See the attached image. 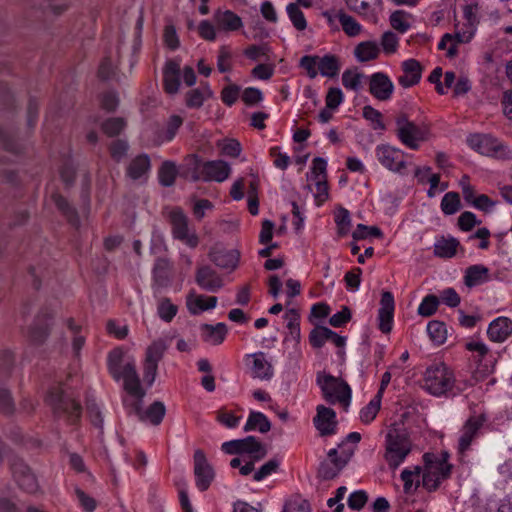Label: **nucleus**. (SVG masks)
<instances>
[{"label": "nucleus", "mask_w": 512, "mask_h": 512, "mask_svg": "<svg viewBox=\"0 0 512 512\" xmlns=\"http://www.w3.org/2000/svg\"><path fill=\"white\" fill-rule=\"evenodd\" d=\"M287 320V328L294 339L300 338V315L295 309H290L285 314Z\"/></svg>", "instance_id": "55"}, {"label": "nucleus", "mask_w": 512, "mask_h": 512, "mask_svg": "<svg viewBox=\"0 0 512 512\" xmlns=\"http://www.w3.org/2000/svg\"><path fill=\"white\" fill-rule=\"evenodd\" d=\"M459 246L460 242L456 238L442 236L434 245V255L440 258H452Z\"/></svg>", "instance_id": "34"}, {"label": "nucleus", "mask_w": 512, "mask_h": 512, "mask_svg": "<svg viewBox=\"0 0 512 512\" xmlns=\"http://www.w3.org/2000/svg\"><path fill=\"white\" fill-rule=\"evenodd\" d=\"M340 62L337 56L327 54L323 57H319L318 60V72L325 77L334 78L340 71Z\"/></svg>", "instance_id": "36"}, {"label": "nucleus", "mask_w": 512, "mask_h": 512, "mask_svg": "<svg viewBox=\"0 0 512 512\" xmlns=\"http://www.w3.org/2000/svg\"><path fill=\"white\" fill-rule=\"evenodd\" d=\"M394 85L390 78L383 72H376L371 75L369 81V92L380 101L391 98Z\"/></svg>", "instance_id": "18"}, {"label": "nucleus", "mask_w": 512, "mask_h": 512, "mask_svg": "<svg viewBox=\"0 0 512 512\" xmlns=\"http://www.w3.org/2000/svg\"><path fill=\"white\" fill-rule=\"evenodd\" d=\"M486 420L485 414L472 415L467 419L462 427V435L458 442V452L460 454H465L470 448L471 443L478 436Z\"/></svg>", "instance_id": "15"}, {"label": "nucleus", "mask_w": 512, "mask_h": 512, "mask_svg": "<svg viewBox=\"0 0 512 512\" xmlns=\"http://www.w3.org/2000/svg\"><path fill=\"white\" fill-rule=\"evenodd\" d=\"M221 448L227 454H249L254 460L264 458L267 453L263 445L254 436L225 442Z\"/></svg>", "instance_id": "11"}, {"label": "nucleus", "mask_w": 512, "mask_h": 512, "mask_svg": "<svg viewBox=\"0 0 512 512\" xmlns=\"http://www.w3.org/2000/svg\"><path fill=\"white\" fill-rule=\"evenodd\" d=\"M337 17L339 19V22L342 25L344 32L348 36H356L360 33L361 26L359 25V23H357V21L352 16L340 11L337 14Z\"/></svg>", "instance_id": "49"}, {"label": "nucleus", "mask_w": 512, "mask_h": 512, "mask_svg": "<svg viewBox=\"0 0 512 512\" xmlns=\"http://www.w3.org/2000/svg\"><path fill=\"white\" fill-rule=\"evenodd\" d=\"M203 163L204 162H202L200 157L196 154L186 156L184 159L182 176L189 178L192 181L202 180Z\"/></svg>", "instance_id": "29"}, {"label": "nucleus", "mask_w": 512, "mask_h": 512, "mask_svg": "<svg viewBox=\"0 0 512 512\" xmlns=\"http://www.w3.org/2000/svg\"><path fill=\"white\" fill-rule=\"evenodd\" d=\"M52 199L57 208L64 214L71 224L77 225L79 223L77 211L70 206L66 198L60 194H53Z\"/></svg>", "instance_id": "42"}, {"label": "nucleus", "mask_w": 512, "mask_h": 512, "mask_svg": "<svg viewBox=\"0 0 512 512\" xmlns=\"http://www.w3.org/2000/svg\"><path fill=\"white\" fill-rule=\"evenodd\" d=\"M11 471L19 487L28 492L35 493L39 489L37 478L29 466L20 458H13L11 461Z\"/></svg>", "instance_id": "12"}, {"label": "nucleus", "mask_w": 512, "mask_h": 512, "mask_svg": "<svg viewBox=\"0 0 512 512\" xmlns=\"http://www.w3.org/2000/svg\"><path fill=\"white\" fill-rule=\"evenodd\" d=\"M439 300L435 295H427L418 307V313L424 317L432 316L438 308Z\"/></svg>", "instance_id": "53"}, {"label": "nucleus", "mask_w": 512, "mask_h": 512, "mask_svg": "<svg viewBox=\"0 0 512 512\" xmlns=\"http://www.w3.org/2000/svg\"><path fill=\"white\" fill-rule=\"evenodd\" d=\"M378 161L387 169L393 172L402 173L406 168L404 153L389 145H379L376 148Z\"/></svg>", "instance_id": "14"}, {"label": "nucleus", "mask_w": 512, "mask_h": 512, "mask_svg": "<svg viewBox=\"0 0 512 512\" xmlns=\"http://www.w3.org/2000/svg\"><path fill=\"white\" fill-rule=\"evenodd\" d=\"M469 146L478 153L499 159H509L512 152L497 138L488 134H472L468 137Z\"/></svg>", "instance_id": "5"}, {"label": "nucleus", "mask_w": 512, "mask_h": 512, "mask_svg": "<svg viewBox=\"0 0 512 512\" xmlns=\"http://www.w3.org/2000/svg\"><path fill=\"white\" fill-rule=\"evenodd\" d=\"M316 412L313 423L320 436L325 437L335 434L338 424L335 411L324 405H318Z\"/></svg>", "instance_id": "16"}, {"label": "nucleus", "mask_w": 512, "mask_h": 512, "mask_svg": "<svg viewBox=\"0 0 512 512\" xmlns=\"http://www.w3.org/2000/svg\"><path fill=\"white\" fill-rule=\"evenodd\" d=\"M390 24L401 33L406 32L410 27V24L406 21V13L402 10H397L391 14Z\"/></svg>", "instance_id": "62"}, {"label": "nucleus", "mask_w": 512, "mask_h": 512, "mask_svg": "<svg viewBox=\"0 0 512 512\" xmlns=\"http://www.w3.org/2000/svg\"><path fill=\"white\" fill-rule=\"evenodd\" d=\"M480 223L481 221L477 220L476 215L470 211H465L458 217V226L465 232L471 231Z\"/></svg>", "instance_id": "63"}, {"label": "nucleus", "mask_w": 512, "mask_h": 512, "mask_svg": "<svg viewBox=\"0 0 512 512\" xmlns=\"http://www.w3.org/2000/svg\"><path fill=\"white\" fill-rule=\"evenodd\" d=\"M217 297L198 295L194 299L189 296L187 299V307L191 314H198L201 311H206L216 307Z\"/></svg>", "instance_id": "37"}, {"label": "nucleus", "mask_w": 512, "mask_h": 512, "mask_svg": "<svg viewBox=\"0 0 512 512\" xmlns=\"http://www.w3.org/2000/svg\"><path fill=\"white\" fill-rule=\"evenodd\" d=\"M53 319L54 312L51 309H42L28 328L26 335L28 341L36 346L44 344L50 335Z\"/></svg>", "instance_id": "9"}, {"label": "nucleus", "mask_w": 512, "mask_h": 512, "mask_svg": "<svg viewBox=\"0 0 512 512\" xmlns=\"http://www.w3.org/2000/svg\"><path fill=\"white\" fill-rule=\"evenodd\" d=\"M425 388L434 396H442L451 391L455 384L453 371L444 363L427 368L424 377Z\"/></svg>", "instance_id": "4"}, {"label": "nucleus", "mask_w": 512, "mask_h": 512, "mask_svg": "<svg viewBox=\"0 0 512 512\" xmlns=\"http://www.w3.org/2000/svg\"><path fill=\"white\" fill-rule=\"evenodd\" d=\"M316 382L321 389L323 398L330 404L339 403L345 409L351 400V389L346 381L334 377L324 371L318 372Z\"/></svg>", "instance_id": "2"}, {"label": "nucleus", "mask_w": 512, "mask_h": 512, "mask_svg": "<svg viewBox=\"0 0 512 512\" xmlns=\"http://www.w3.org/2000/svg\"><path fill=\"white\" fill-rule=\"evenodd\" d=\"M487 334L493 342L505 341L512 334V321L507 317H498L490 323Z\"/></svg>", "instance_id": "27"}, {"label": "nucleus", "mask_w": 512, "mask_h": 512, "mask_svg": "<svg viewBox=\"0 0 512 512\" xmlns=\"http://www.w3.org/2000/svg\"><path fill=\"white\" fill-rule=\"evenodd\" d=\"M326 160L321 157H316L312 161V168H311V176L308 177V180L315 181L322 179H327V173H326Z\"/></svg>", "instance_id": "58"}, {"label": "nucleus", "mask_w": 512, "mask_h": 512, "mask_svg": "<svg viewBox=\"0 0 512 512\" xmlns=\"http://www.w3.org/2000/svg\"><path fill=\"white\" fill-rule=\"evenodd\" d=\"M396 135L408 148L416 150L419 142L426 140L427 130L410 121L405 113L396 117Z\"/></svg>", "instance_id": "6"}, {"label": "nucleus", "mask_w": 512, "mask_h": 512, "mask_svg": "<svg viewBox=\"0 0 512 512\" xmlns=\"http://www.w3.org/2000/svg\"><path fill=\"white\" fill-rule=\"evenodd\" d=\"M319 56L305 55L300 59V67L306 70L309 78L314 79L318 74Z\"/></svg>", "instance_id": "60"}, {"label": "nucleus", "mask_w": 512, "mask_h": 512, "mask_svg": "<svg viewBox=\"0 0 512 512\" xmlns=\"http://www.w3.org/2000/svg\"><path fill=\"white\" fill-rule=\"evenodd\" d=\"M87 415L91 423L101 431L103 430V416L100 408L94 400L87 399L86 401Z\"/></svg>", "instance_id": "52"}, {"label": "nucleus", "mask_w": 512, "mask_h": 512, "mask_svg": "<svg viewBox=\"0 0 512 512\" xmlns=\"http://www.w3.org/2000/svg\"><path fill=\"white\" fill-rule=\"evenodd\" d=\"M411 441L404 429L391 426L386 434L384 458L390 468H397L411 451Z\"/></svg>", "instance_id": "3"}, {"label": "nucleus", "mask_w": 512, "mask_h": 512, "mask_svg": "<svg viewBox=\"0 0 512 512\" xmlns=\"http://www.w3.org/2000/svg\"><path fill=\"white\" fill-rule=\"evenodd\" d=\"M177 176L176 165L171 161H165L159 169L158 177L161 185L172 186Z\"/></svg>", "instance_id": "45"}, {"label": "nucleus", "mask_w": 512, "mask_h": 512, "mask_svg": "<svg viewBox=\"0 0 512 512\" xmlns=\"http://www.w3.org/2000/svg\"><path fill=\"white\" fill-rule=\"evenodd\" d=\"M380 309L378 311L379 329L387 334L392 330L394 315V297L389 291H384L381 295Z\"/></svg>", "instance_id": "20"}, {"label": "nucleus", "mask_w": 512, "mask_h": 512, "mask_svg": "<svg viewBox=\"0 0 512 512\" xmlns=\"http://www.w3.org/2000/svg\"><path fill=\"white\" fill-rule=\"evenodd\" d=\"M46 402L56 416H65L70 424H77L80 421L82 406L63 387H53L46 397Z\"/></svg>", "instance_id": "1"}, {"label": "nucleus", "mask_w": 512, "mask_h": 512, "mask_svg": "<svg viewBox=\"0 0 512 512\" xmlns=\"http://www.w3.org/2000/svg\"><path fill=\"white\" fill-rule=\"evenodd\" d=\"M173 265L167 258H158L153 268L155 282L159 286H166L172 276Z\"/></svg>", "instance_id": "32"}, {"label": "nucleus", "mask_w": 512, "mask_h": 512, "mask_svg": "<svg viewBox=\"0 0 512 512\" xmlns=\"http://www.w3.org/2000/svg\"><path fill=\"white\" fill-rule=\"evenodd\" d=\"M230 166L222 160H212L203 163V181L223 182L230 175Z\"/></svg>", "instance_id": "22"}, {"label": "nucleus", "mask_w": 512, "mask_h": 512, "mask_svg": "<svg viewBox=\"0 0 512 512\" xmlns=\"http://www.w3.org/2000/svg\"><path fill=\"white\" fill-rule=\"evenodd\" d=\"M195 282L201 289L208 292H217L224 285L222 277L209 265L197 268Z\"/></svg>", "instance_id": "17"}, {"label": "nucleus", "mask_w": 512, "mask_h": 512, "mask_svg": "<svg viewBox=\"0 0 512 512\" xmlns=\"http://www.w3.org/2000/svg\"><path fill=\"white\" fill-rule=\"evenodd\" d=\"M180 65L174 60L166 62L163 69V86L166 93L176 94L180 87Z\"/></svg>", "instance_id": "26"}, {"label": "nucleus", "mask_w": 512, "mask_h": 512, "mask_svg": "<svg viewBox=\"0 0 512 512\" xmlns=\"http://www.w3.org/2000/svg\"><path fill=\"white\" fill-rule=\"evenodd\" d=\"M403 75L398 78L403 88H409L419 83L422 76V65L415 59H408L402 63Z\"/></svg>", "instance_id": "25"}, {"label": "nucleus", "mask_w": 512, "mask_h": 512, "mask_svg": "<svg viewBox=\"0 0 512 512\" xmlns=\"http://www.w3.org/2000/svg\"><path fill=\"white\" fill-rule=\"evenodd\" d=\"M398 37L391 31L385 32L381 37V45L386 54L395 53L398 47Z\"/></svg>", "instance_id": "64"}, {"label": "nucleus", "mask_w": 512, "mask_h": 512, "mask_svg": "<svg viewBox=\"0 0 512 512\" xmlns=\"http://www.w3.org/2000/svg\"><path fill=\"white\" fill-rule=\"evenodd\" d=\"M124 352L121 348L113 349L107 359L108 370L115 380L121 379V375L124 373L123 363Z\"/></svg>", "instance_id": "39"}, {"label": "nucleus", "mask_w": 512, "mask_h": 512, "mask_svg": "<svg viewBox=\"0 0 512 512\" xmlns=\"http://www.w3.org/2000/svg\"><path fill=\"white\" fill-rule=\"evenodd\" d=\"M489 280V269L484 265H472L466 269L464 283L471 288Z\"/></svg>", "instance_id": "30"}, {"label": "nucleus", "mask_w": 512, "mask_h": 512, "mask_svg": "<svg viewBox=\"0 0 512 512\" xmlns=\"http://www.w3.org/2000/svg\"><path fill=\"white\" fill-rule=\"evenodd\" d=\"M427 332L435 344H443L447 338V329L444 322L433 320L427 325Z\"/></svg>", "instance_id": "44"}, {"label": "nucleus", "mask_w": 512, "mask_h": 512, "mask_svg": "<svg viewBox=\"0 0 512 512\" xmlns=\"http://www.w3.org/2000/svg\"><path fill=\"white\" fill-rule=\"evenodd\" d=\"M128 147L125 140L117 139L113 141L109 146L111 157L117 162L121 161L126 156Z\"/></svg>", "instance_id": "61"}, {"label": "nucleus", "mask_w": 512, "mask_h": 512, "mask_svg": "<svg viewBox=\"0 0 512 512\" xmlns=\"http://www.w3.org/2000/svg\"><path fill=\"white\" fill-rule=\"evenodd\" d=\"M287 13L289 15V18L291 22L293 23L294 27L299 30L303 31L307 27V22L304 17L303 12L300 10L298 5L296 3H290L287 6Z\"/></svg>", "instance_id": "50"}, {"label": "nucleus", "mask_w": 512, "mask_h": 512, "mask_svg": "<svg viewBox=\"0 0 512 512\" xmlns=\"http://www.w3.org/2000/svg\"><path fill=\"white\" fill-rule=\"evenodd\" d=\"M310 343L315 348H321L326 341H331L336 347L345 346L346 338L338 335L336 332L325 326L314 328L309 335Z\"/></svg>", "instance_id": "21"}, {"label": "nucleus", "mask_w": 512, "mask_h": 512, "mask_svg": "<svg viewBox=\"0 0 512 512\" xmlns=\"http://www.w3.org/2000/svg\"><path fill=\"white\" fill-rule=\"evenodd\" d=\"M253 366L252 373L255 378L268 380L273 375L271 364L266 360L264 353L259 352L252 355Z\"/></svg>", "instance_id": "35"}, {"label": "nucleus", "mask_w": 512, "mask_h": 512, "mask_svg": "<svg viewBox=\"0 0 512 512\" xmlns=\"http://www.w3.org/2000/svg\"><path fill=\"white\" fill-rule=\"evenodd\" d=\"M461 201L457 192H448L441 201V210L446 215H453L460 210Z\"/></svg>", "instance_id": "46"}, {"label": "nucleus", "mask_w": 512, "mask_h": 512, "mask_svg": "<svg viewBox=\"0 0 512 512\" xmlns=\"http://www.w3.org/2000/svg\"><path fill=\"white\" fill-rule=\"evenodd\" d=\"M335 222L338 227L339 236L347 235L351 227L349 211L345 208H339L335 214Z\"/></svg>", "instance_id": "51"}, {"label": "nucleus", "mask_w": 512, "mask_h": 512, "mask_svg": "<svg viewBox=\"0 0 512 512\" xmlns=\"http://www.w3.org/2000/svg\"><path fill=\"white\" fill-rule=\"evenodd\" d=\"M126 121L122 117L108 118L101 124V130L108 137L118 136L126 127Z\"/></svg>", "instance_id": "43"}, {"label": "nucleus", "mask_w": 512, "mask_h": 512, "mask_svg": "<svg viewBox=\"0 0 512 512\" xmlns=\"http://www.w3.org/2000/svg\"><path fill=\"white\" fill-rule=\"evenodd\" d=\"M124 381L125 391L136 398V402H142L145 391L141 387L140 378L136 371L134 362H128L124 365V373L121 375Z\"/></svg>", "instance_id": "19"}, {"label": "nucleus", "mask_w": 512, "mask_h": 512, "mask_svg": "<svg viewBox=\"0 0 512 512\" xmlns=\"http://www.w3.org/2000/svg\"><path fill=\"white\" fill-rule=\"evenodd\" d=\"M150 169V159L148 155L142 154L135 157L127 168V174L130 178L137 180Z\"/></svg>", "instance_id": "40"}, {"label": "nucleus", "mask_w": 512, "mask_h": 512, "mask_svg": "<svg viewBox=\"0 0 512 512\" xmlns=\"http://www.w3.org/2000/svg\"><path fill=\"white\" fill-rule=\"evenodd\" d=\"M213 20L216 28L220 31H237L243 26L241 17L231 10L217 9L214 12Z\"/></svg>", "instance_id": "24"}, {"label": "nucleus", "mask_w": 512, "mask_h": 512, "mask_svg": "<svg viewBox=\"0 0 512 512\" xmlns=\"http://www.w3.org/2000/svg\"><path fill=\"white\" fill-rule=\"evenodd\" d=\"M201 330L204 341L212 345H220L227 335V326L224 323H217L216 325L203 324Z\"/></svg>", "instance_id": "31"}, {"label": "nucleus", "mask_w": 512, "mask_h": 512, "mask_svg": "<svg viewBox=\"0 0 512 512\" xmlns=\"http://www.w3.org/2000/svg\"><path fill=\"white\" fill-rule=\"evenodd\" d=\"M239 256L237 250H226L219 247H213L209 252L210 260L222 269L234 270L237 267Z\"/></svg>", "instance_id": "23"}, {"label": "nucleus", "mask_w": 512, "mask_h": 512, "mask_svg": "<svg viewBox=\"0 0 512 512\" xmlns=\"http://www.w3.org/2000/svg\"><path fill=\"white\" fill-rule=\"evenodd\" d=\"M350 10L360 14L369 15L371 14L372 6L380 5L381 0H345Z\"/></svg>", "instance_id": "48"}, {"label": "nucleus", "mask_w": 512, "mask_h": 512, "mask_svg": "<svg viewBox=\"0 0 512 512\" xmlns=\"http://www.w3.org/2000/svg\"><path fill=\"white\" fill-rule=\"evenodd\" d=\"M193 461L196 485L201 491H205L214 480V469L208 462L204 451L201 449L195 450Z\"/></svg>", "instance_id": "13"}, {"label": "nucleus", "mask_w": 512, "mask_h": 512, "mask_svg": "<svg viewBox=\"0 0 512 512\" xmlns=\"http://www.w3.org/2000/svg\"><path fill=\"white\" fill-rule=\"evenodd\" d=\"M343 469V462H339V464H335L328 459L323 461L318 469V477L323 480H331L335 478L339 472Z\"/></svg>", "instance_id": "47"}, {"label": "nucleus", "mask_w": 512, "mask_h": 512, "mask_svg": "<svg viewBox=\"0 0 512 512\" xmlns=\"http://www.w3.org/2000/svg\"><path fill=\"white\" fill-rule=\"evenodd\" d=\"M168 343L165 339L154 340L146 349L144 360V378L149 385L155 381L158 363L163 359Z\"/></svg>", "instance_id": "10"}, {"label": "nucleus", "mask_w": 512, "mask_h": 512, "mask_svg": "<svg viewBox=\"0 0 512 512\" xmlns=\"http://www.w3.org/2000/svg\"><path fill=\"white\" fill-rule=\"evenodd\" d=\"M368 236L380 238L383 236V233L376 226L368 227L364 224H358L355 231L352 233V237L354 240H362L367 238Z\"/></svg>", "instance_id": "57"}, {"label": "nucleus", "mask_w": 512, "mask_h": 512, "mask_svg": "<svg viewBox=\"0 0 512 512\" xmlns=\"http://www.w3.org/2000/svg\"><path fill=\"white\" fill-rule=\"evenodd\" d=\"M212 94L208 83H205L200 88L192 89L186 93V106L189 108H200L206 99L212 97Z\"/></svg>", "instance_id": "33"}, {"label": "nucleus", "mask_w": 512, "mask_h": 512, "mask_svg": "<svg viewBox=\"0 0 512 512\" xmlns=\"http://www.w3.org/2000/svg\"><path fill=\"white\" fill-rule=\"evenodd\" d=\"M134 411L139 416L140 420H148L151 424L159 425L166 413L165 405L160 401L152 403L145 412L141 410V402L134 404Z\"/></svg>", "instance_id": "28"}, {"label": "nucleus", "mask_w": 512, "mask_h": 512, "mask_svg": "<svg viewBox=\"0 0 512 512\" xmlns=\"http://www.w3.org/2000/svg\"><path fill=\"white\" fill-rule=\"evenodd\" d=\"M169 221L172 227L173 237L190 248H196L199 237L194 229L189 227V219L180 208H174L169 213Z\"/></svg>", "instance_id": "7"}, {"label": "nucleus", "mask_w": 512, "mask_h": 512, "mask_svg": "<svg viewBox=\"0 0 512 512\" xmlns=\"http://www.w3.org/2000/svg\"><path fill=\"white\" fill-rule=\"evenodd\" d=\"M381 398L379 396H375L366 407H364L361 411V420L364 423H369L375 419L377 413L380 410Z\"/></svg>", "instance_id": "56"}, {"label": "nucleus", "mask_w": 512, "mask_h": 512, "mask_svg": "<svg viewBox=\"0 0 512 512\" xmlns=\"http://www.w3.org/2000/svg\"><path fill=\"white\" fill-rule=\"evenodd\" d=\"M380 49L376 42L373 41H365L359 43L355 50V57L360 62H368L376 59L379 56Z\"/></svg>", "instance_id": "38"}, {"label": "nucleus", "mask_w": 512, "mask_h": 512, "mask_svg": "<svg viewBox=\"0 0 512 512\" xmlns=\"http://www.w3.org/2000/svg\"><path fill=\"white\" fill-rule=\"evenodd\" d=\"M363 75L356 70H346L342 74V84L345 88L357 91L361 86Z\"/></svg>", "instance_id": "54"}, {"label": "nucleus", "mask_w": 512, "mask_h": 512, "mask_svg": "<svg viewBox=\"0 0 512 512\" xmlns=\"http://www.w3.org/2000/svg\"><path fill=\"white\" fill-rule=\"evenodd\" d=\"M433 457L434 455L431 453L423 455L425 469L422 476V485L429 492L436 491L440 483L450 476L452 470V466L434 464Z\"/></svg>", "instance_id": "8"}, {"label": "nucleus", "mask_w": 512, "mask_h": 512, "mask_svg": "<svg viewBox=\"0 0 512 512\" xmlns=\"http://www.w3.org/2000/svg\"><path fill=\"white\" fill-rule=\"evenodd\" d=\"M255 429H258L261 433H266L271 429L270 421L261 412H251L244 427L245 431Z\"/></svg>", "instance_id": "41"}, {"label": "nucleus", "mask_w": 512, "mask_h": 512, "mask_svg": "<svg viewBox=\"0 0 512 512\" xmlns=\"http://www.w3.org/2000/svg\"><path fill=\"white\" fill-rule=\"evenodd\" d=\"M177 310V306L168 298L163 299L158 306V314L166 322H170L175 317Z\"/></svg>", "instance_id": "59"}]
</instances>
